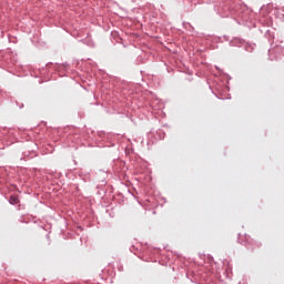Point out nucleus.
<instances>
[{
	"mask_svg": "<svg viewBox=\"0 0 284 284\" xmlns=\"http://www.w3.org/2000/svg\"><path fill=\"white\" fill-rule=\"evenodd\" d=\"M9 201L11 205H17V203H19V197H17V195H11Z\"/></svg>",
	"mask_w": 284,
	"mask_h": 284,
	"instance_id": "obj_1",
	"label": "nucleus"
}]
</instances>
